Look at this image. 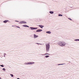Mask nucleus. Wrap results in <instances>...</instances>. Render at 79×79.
<instances>
[{"label": "nucleus", "instance_id": "1", "mask_svg": "<svg viewBox=\"0 0 79 79\" xmlns=\"http://www.w3.org/2000/svg\"><path fill=\"white\" fill-rule=\"evenodd\" d=\"M57 44L60 47H64L66 45V43L64 41H59L57 43Z\"/></svg>", "mask_w": 79, "mask_h": 79}, {"label": "nucleus", "instance_id": "2", "mask_svg": "<svg viewBox=\"0 0 79 79\" xmlns=\"http://www.w3.org/2000/svg\"><path fill=\"white\" fill-rule=\"evenodd\" d=\"M46 49L47 52H48L50 50V43H46L45 44Z\"/></svg>", "mask_w": 79, "mask_h": 79}, {"label": "nucleus", "instance_id": "3", "mask_svg": "<svg viewBox=\"0 0 79 79\" xmlns=\"http://www.w3.org/2000/svg\"><path fill=\"white\" fill-rule=\"evenodd\" d=\"M35 63V62H26L24 63V64L25 65H31V64H34Z\"/></svg>", "mask_w": 79, "mask_h": 79}, {"label": "nucleus", "instance_id": "4", "mask_svg": "<svg viewBox=\"0 0 79 79\" xmlns=\"http://www.w3.org/2000/svg\"><path fill=\"white\" fill-rule=\"evenodd\" d=\"M31 30H36L37 29V27H30Z\"/></svg>", "mask_w": 79, "mask_h": 79}, {"label": "nucleus", "instance_id": "5", "mask_svg": "<svg viewBox=\"0 0 79 79\" xmlns=\"http://www.w3.org/2000/svg\"><path fill=\"white\" fill-rule=\"evenodd\" d=\"M34 39H36V38H37L39 37V36L38 35H35V34H34Z\"/></svg>", "mask_w": 79, "mask_h": 79}, {"label": "nucleus", "instance_id": "6", "mask_svg": "<svg viewBox=\"0 0 79 79\" xmlns=\"http://www.w3.org/2000/svg\"><path fill=\"white\" fill-rule=\"evenodd\" d=\"M42 29H39L36 31V32H42Z\"/></svg>", "mask_w": 79, "mask_h": 79}, {"label": "nucleus", "instance_id": "7", "mask_svg": "<svg viewBox=\"0 0 79 79\" xmlns=\"http://www.w3.org/2000/svg\"><path fill=\"white\" fill-rule=\"evenodd\" d=\"M20 23H21V24H23V23H24V24H26V22L24 21H20Z\"/></svg>", "mask_w": 79, "mask_h": 79}, {"label": "nucleus", "instance_id": "8", "mask_svg": "<svg viewBox=\"0 0 79 79\" xmlns=\"http://www.w3.org/2000/svg\"><path fill=\"white\" fill-rule=\"evenodd\" d=\"M23 27H29V26H28L27 25H23Z\"/></svg>", "mask_w": 79, "mask_h": 79}, {"label": "nucleus", "instance_id": "9", "mask_svg": "<svg viewBox=\"0 0 79 79\" xmlns=\"http://www.w3.org/2000/svg\"><path fill=\"white\" fill-rule=\"evenodd\" d=\"M39 27H41V28H42H42L44 27V26L42 25H39Z\"/></svg>", "mask_w": 79, "mask_h": 79}, {"label": "nucleus", "instance_id": "10", "mask_svg": "<svg viewBox=\"0 0 79 79\" xmlns=\"http://www.w3.org/2000/svg\"><path fill=\"white\" fill-rule=\"evenodd\" d=\"M49 13H50V14H51L52 15V14H53V13H54V12H53V11H50L49 12Z\"/></svg>", "mask_w": 79, "mask_h": 79}, {"label": "nucleus", "instance_id": "11", "mask_svg": "<svg viewBox=\"0 0 79 79\" xmlns=\"http://www.w3.org/2000/svg\"><path fill=\"white\" fill-rule=\"evenodd\" d=\"M8 21H9L8 20H6L3 21V23H7V22H8Z\"/></svg>", "mask_w": 79, "mask_h": 79}, {"label": "nucleus", "instance_id": "12", "mask_svg": "<svg viewBox=\"0 0 79 79\" xmlns=\"http://www.w3.org/2000/svg\"><path fill=\"white\" fill-rule=\"evenodd\" d=\"M46 32L47 34H50L52 33V32H51V31H47Z\"/></svg>", "mask_w": 79, "mask_h": 79}, {"label": "nucleus", "instance_id": "13", "mask_svg": "<svg viewBox=\"0 0 79 79\" xmlns=\"http://www.w3.org/2000/svg\"><path fill=\"white\" fill-rule=\"evenodd\" d=\"M50 55V54H47V53H45L44 54H42V56H44V55Z\"/></svg>", "mask_w": 79, "mask_h": 79}, {"label": "nucleus", "instance_id": "14", "mask_svg": "<svg viewBox=\"0 0 79 79\" xmlns=\"http://www.w3.org/2000/svg\"><path fill=\"white\" fill-rule=\"evenodd\" d=\"M49 56H49L48 55L45 56V58H48V57H49Z\"/></svg>", "mask_w": 79, "mask_h": 79}, {"label": "nucleus", "instance_id": "15", "mask_svg": "<svg viewBox=\"0 0 79 79\" xmlns=\"http://www.w3.org/2000/svg\"><path fill=\"white\" fill-rule=\"evenodd\" d=\"M74 41H76L77 42V41H79V39H76V40H74Z\"/></svg>", "mask_w": 79, "mask_h": 79}, {"label": "nucleus", "instance_id": "16", "mask_svg": "<svg viewBox=\"0 0 79 79\" xmlns=\"http://www.w3.org/2000/svg\"><path fill=\"white\" fill-rule=\"evenodd\" d=\"M58 16H63V15L61 14H59Z\"/></svg>", "mask_w": 79, "mask_h": 79}, {"label": "nucleus", "instance_id": "17", "mask_svg": "<svg viewBox=\"0 0 79 79\" xmlns=\"http://www.w3.org/2000/svg\"><path fill=\"white\" fill-rule=\"evenodd\" d=\"M36 44H37L38 45H42V44H39V43H36Z\"/></svg>", "mask_w": 79, "mask_h": 79}, {"label": "nucleus", "instance_id": "18", "mask_svg": "<svg viewBox=\"0 0 79 79\" xmlns=\"http://www.w3.org/2000/svg\"><path fill=\"white\" fill-rule=\"evenodd\" d=\"M6 53H4V57H6L5 56H6Z\"/></svg>", "mask_w": 79, "mask_h": 79}, {"label": "nucleus", "instance_id": "19", "mask_svg": "<svg viewBox=\"0 0 79 79\" xmlns=\"http://www.w3.org/2000/svg\"><path fill=\"white\" fill-rule=\"evenodd\" d=\"M16 27H17L18 28H19V29H20V27L19 26H16Z\"/></svg>", "mask_w": 79, "mask_h": 79}, {"label": "nucleus", "instance_id": "20", "mask_svg": "<svg viewBox=\"0 0 79 79\" xmlns=\"http://www.w3.org/2000/svg\"><path fill=\"white\" fill-rule=\"evenodd\" d=\"M2 70H3V71H6L5 69V68L2 69Z\"/></svg>", "mask_w": 79, "mask_h": 79}, {"label": "nucleus", "instance_id": "21", "mask_svg": "<svg viewBox=\"0 0 79 79\" xmlns=\"http://www.w3.org/2000/svg\"><path fill=\"white\" fill-rule=\"evenodd\" d=\"M58 64V65H63V64Z\"/></svg>", "mask_w": 79, "mask_h": 79}, {"label": "nucleus", "instance_id": "22", "mask_svg": "<svg viewBox=\"0 0 79 79\" xmlns=\"http://www.w3.org/2000/svg\"><path fill=\"white\" fill-rule=\"evenodd\" d=\"M0 66H1V67H4V65H0Z\"/></svg>", "mask_w": 79, "mask_h": 79}, {"label": "nucleus", "instance_id": "23", "mask_svg": "<svg viewBox=\"0 0 79 79\" xmlns=\"http://www.w3.org/2000/svg\"><path fill=\"white\" fill-rule=\"evenodd\" d=\"M10 75L11 76V77H13V75L12 74H10Z\"/></svg>", "mask_w": 79, "mask_h": 79}, {"label": "nucleus", "instance_id": "24", "mask_svg": "<svg viewBox=\"0 0 79 79\" xmlns=\"http://www.w3.org/2000/svg\"><path fill=\"white\" fill-rule=\"evenodd\" d=\"M69 19H70V20H71V21L72 20V19H71V18H69Z\"/></svg>", "mask_w": 79, "mask_h": 79}, {"label": "nucleus", "instance_id": "25", "mask_svg": "<svg viewBox=\"0 0 79 79\" xmlns=\"http://www.w3.org/2000/svg\"><path fill=\"white\" fill-rule=\"evenodd\" d=\"M0 79H2V78L0 77Z\"/></svg>", "mask_w": 79, "mask_h": 79}, {"label": "nucleus", "instance_id": "26", "mask_svg": "<svg viewBox=\"0 0 79 79\" xmlns=\"http://www.w3.org/2000/svg\"><path fill=\"white\" fill-rule=\"evenodd\" d=\"M17 79H20L19 78H17Z\"/></svg>", "mask_w": 79, "mask_h": 79}, {"label": "nucleus", "instance_id": "27", "mask_svg": "<svg viewBox=\"0 0 79 79\" xmlns=\"http://www.w3.org/2000/svg\"><path fill=\"white\" fill-rule=\"evenodd\" d=\"M12 26V27H13V26Z\"/></svg>", "mask_w": 79, "mask_h": 79}, {"label": "nucleus", "instance_id": "28", "mask_svg": "<svg viewBox=\"0 0 79 79\" xmlns=\"http://www.w3.org/2000/svg\"><path fill=\"white\" fill-rule=\"evenodd\" d=\"M17 22H19V21H17Z\"/></svg>", "mask_w": 79, "mask_h": 79}, {"label": "nucleus", "instance_id": "29", "mask_svg": "<svg viewBox=\"0 0 79 79\" xmlns=\"http://www.w3.org/2000/svg\"><path fill=\"white\" fill-rule=\"evenodd\" d=\"M16 21L17 22V21Z\"/></svg>", "mask_w": 79, "mask_h": 79}]
</instances>
